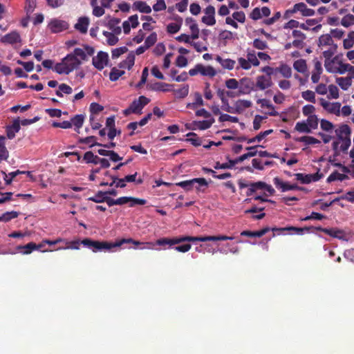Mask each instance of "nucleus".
Masks as SVG:
<instances>
[{
    "label": "nucleus",
    "mask_w": 354,
    "mask_h": 354,
    "mask_svg": "<svg viewBox=\"0 0 354 354\" xmlns=\"http://www.w3.org/2000/svg\"><path fill=\"white\" fill-rule=\"evenodd\" d=\"M95 53L93 47L85 45L83 48H76L73 53L68 54L62 62L57 63L53 71L58 74L68 75L78 68L82 61L86 60L88 56H92Z\"/></svg>",
    "instance_id": "nucleus-1"
},
{
    "label": "nucleus",
    "mask_w": 354,
    "mask_h": 354,
    "mask_svg": "<svg viewBox=\"0 0 354 354\" xmlns=\"http://www.w3.org/2000/svg\"><path fill=\"white\" fill-rule=\"evenodd\" d=\"M133 239H122L115 243H109L106 241H93L91 239H84L82 242L84 247L91 250L93 252L100 251H109L111 249L120 247L124 243H133Z\"/></svg>",
    "instance_id": "nucleus-2"
},
{
    "label": "nucleus",
    "mask_w": 354,
    "mask_h": 354,
    "mask_svg": "<svg viewBox=\"0 0 354 354\" xmlns=\"http://www.w3.org/2000/svg\"><path fill=\"white\" fill-rule=\"evenodd\" d=\"M258 191L261 192V194L254 195L253 197L254 200L261 201L263 202L273 203V201L271 200H268L266 198V197L272 196L274 193V189L271 185L261 181L251 183L248 185L247 195L252 196L253 194L257 192Z\"/></svg>",
    "instance_id": "nucleus-3"
},
{
    "label": "nucleus",
    "mask_w": 354,
    "mask_h": 354,
    "mask_svg": "<svg viewBox=\"0 0 354 354\" xmlns=\"http://www.w3.org/2000/svg\"><path fill=\"white\" fill-rule=\"evenodd\" d=\"M150 100L144 95L140 96L138 99L134 100L130 106L123 110L122 113L125 116L131 113L141 114L143 108L149 103Z\"/></svg>",
    "instance_id": "nucleus-4"
},
{
    "label": "nucleus",
    "mask_w": 354,
    "mask_h": 354,
    "mask_svg": "<svg viewBox=\"0 0 354 354\" xmlns=\"http://www.w3.org/2000/svg\"><path fill=\"white\" fill-rule=\"evenodd\" d=\"M188 74L190 76L201 75L202 76L212 78L217 74V71L212 66H205L202 64H197L194 68L189 69Z\"/></svg>",
    "instance_id": "nucleus-5"
},
{
    "label": "nucleus",
    "mask_w": 354,
    "mask_h": 354,
    "mask_svg": "<svg viewBox=\"0 0 354 354\" xmlns=\"http://www.w3.org/2000/svg\"><path fill=\"white\" fill-rule=\"evenodd\" d=\"M180 243L185 241H226L234 239L233 236H227L225 235L219 236H179Z\"/></svg>",
    "instance_id": "nucleus-6"
},
{
    "label": "nucleus",
    "mask_w": 354,
    "mask_h": 354,
    "mask_svg": "<svg viewBox=\"0 0 354 354\" xmlns=\"http://www.w3.org/2000/svg\"><path fill=\"white\" fill-rule=\"evenodd\" d=\"M204 15L201 21L207 26H212L216 24L215 8L213 6H207L203 10Z\"/></svg>",
    "instance_id": "nucleus-7"
},
{
    "label": "nucleus",
    "mask_w": 354,
    "mask_h": 354,
    "mask_svg": "<svg viewBox=\"0 0 354 354\" xmlns=\"http://www.w3.org/2000/svg\"><path fill=\"white\" fill-rule=\"evenodd\" d=\"M109 55L107 53L100 51L92 59L93 65L97 69L102 70L108 64Z\"/></svg>",
    "instance_id": "nucleus-8"
},
{
    "label": "nucleus",
    "mask_w": 354,
    "mask_h": 354,
    "mask_svg": "<svg viewBox=\"0 0 354 354\" xmlns=\"http://www.w3.org/2000/svg\"><path fill=\"white\" fill-rule=\"evenodd\" d=\"M320 105L323 107V109L330 114H333L336 116L338 115L339 113V108L341 106L340 102H331L324 98H321L319 100Z\"/></svg>",
    "instance_id": "nucleus-9"
},
{
    "label": "nucleus",
    "mask_w": 354,
    "mask_h": 354,
    "mask_svg": "<svg viewBox=\"0 0 354 354\" xmlns=\"http://www.w3.org/2000/svg\"><path fill=\"white\" fill-rule=\"evenodd\" d=\"M48 27L52 32L57 33L68 29V24L66 21L53 19L49 22Z\"/></svg>",
    "instance_id": "nucleus-10"
},
{
    "label": "nucleus",
    "mask_w": 354,
    "mask_h": 354,
    "mask_svg": "<svg viewBox=\"0 0 354 354\" xmlns=\"http://www.w3.org/2000/svg\"><path fill=\"white\" fill-rule=\"evenodd\" d=\"M290 13L299 12L304 17H312L315 15V10L308 8L304 3H298L294 5L293 8L288 10Z\"/></svg>",
    "instance_id": "nucleus-11"
},
{
    "label": "nucleus",
    "mask_w": 354,
    "mask_h": 354,
    "mask_svg": "<svg viewBox=\"0 0 354 354\" xmlns=\"http://www.w3.org/2000/svg\"><path fill=\"white\" fill-rule=\"evenodd\" d=\"M351 145L350 138H344L342 139H337L333 142V148L336 153L344 152L348 150Z\"/></svg>",
    "instance_id": "nucleus-12"
},
{
    "label": "nucleus",
    "mask_w": 354,
    "mask_h": 354,
    "mask_svg": "<svg viewBox=\"0 0 354 354\" xmlns=\"http://www.w3.org/2000/svg\"><path fill=\"white\" fill-rule=\"evenodd\" d=\"M297 180L300 181L304 184H308L312 182H317L319 179H321L323 176L322 174H319L318 172L313 174H297L295 175Z\"/></svg>",
    "instance_id": "nucleus-13"
},
{
    "label": "nucleus",
    "mask_w": 354,
    "mask_h": 354,
    "mask_svg": "<svg viewBox=\"0 0 354 354\" xmlns=\"http://www.w3.org/2000/svg\"><path fill=\"white\" fill-rule=\"evenodd\" d=\"M225 86L230 89H239V93L241 95L248 94L250 92L251 88L250 85H245L244 87H239V82L236 79L231 78L225 81Z\"/></svg>",
    "instance_id": "nucleus-14"
},
{
    "label": "nucleus",
    "mask_w": 354,
    "mask_h": 354,
    "mask_svg": "<svg viewBox=\"0 0 354 354\" xmlns=\"http://www.w3.org/2000/svg\"><path fill=\"white\" fill-rule=\"evenodd\" d=\"M272 85V78L269 76L259 75L257 77L256 88L258 90H266Z\"/></svg>",
    "instance_id": "nucleus-15"
},
{
    "label": "nucleus",
    "mask_w": 354,
    "mask_h": 354,
    "mask_svg": "<svg viewBox=\"0 0 354 354\" xmlns=\"http://www.w3.org/2000/svg\"><path fill=\"white\" fill-rule=\"evenodd\" d=\"M1 41L2 43L13 45L21 43V36L17 31H12L1 37Z\"/></svg>",
    "instance_id": "nucleus-16"
},
{
    "label": "nucleus",
    "mask_w": 354,
    "mask_h": 354,
    "mask_svg": "<svg viewBox=\"0 0 354 354\" xmlns=\"http://www.w3.org/2000/svg\"><path fill=\"white\" fill-rule=\"evenodd\" d=\"M275 187L280 189L281 192H287L289 190H294L298 189L297 185H292L288 182L283 181L281 178L276 177L273 180Z\"/></svg>",
    "instance_id": "nucleus-17"
},
{
    "label": "nucleus",
    "mask_w": 354,
    "mask_h": 354,
    "mask_svg": "<svg viewBox=\"0 0 354 354\" xmlns=\"http://www.w3.org/2000/svg\"><path fill=\"white\" fill-rule=\"evenodd\" d=\"M214 118L206 119L201 121H194L192 124L193 130H206L214 123Z\"/></svg>",
    "instance_id": "nucleus-18"
},
{
    "label": "nucleus",
    "mask_w": 354,
    "mask_h": 354,
    "mask_svg": "<svg viewBox=\"0 0 354 354\" xmlns=\"http://www.w3.org/2000/svg\"><path fill=\"white\" fill-rule=\"evenodd\" d=\"M340 61L341 60L339 59L337 57H335L333 59H325L324 66H325L326 70L328 73L335 74Z\"/></svg>",
    "instance_id": "nucleus-19"
},
{
    "label": "nucleus",
    "mask_w": 354,
    "mask_h": 354,
    "mask_svg": "<svg viewBox=\"0 0 354 354\" xmlns=\"http://www.w3.org/2000/svg\"><path fill=\"white\" fill-rule=\"evenodd\" d=\"M236 113H243L247 109L252 105V102L248 100H238L234 103Z\"/></svg>",
    "instance_id": "nucleus-20"
},
{
    "label": "nucleus",
    "mask_w": 354,
    "mask_h": 354,
    "mask_svg": "<svg viewBox=\"0 0 354 354\" xmlns=\"http://www.w3.org/2000/svg\"><path fill=\"white\" fill-rule=\"evenodd\" d=\"M149 88L154 91L169 92L173 91V85L165 82H155Z\"/></svg>",
    "instance_id": "nucleus-21"
},
{
    "label": "nucleus",
    "mask_w": 354,
    "mask_h": 354,
    "mask_svg": "<svg viewBox=\"0 0 354 354\" xmlns=\"http://www.w3.org/2000/svg\"><path fill=\"white\" fill-rule=\"evenodd\" d=\"M133 10L139 11L141 13L149 14L151 12V8L142 1H136L132 5Z\"/></svg>",
    "instance_id": "nucleus-22"
},
{
    "label": "nucleus",
    "mask_w": 354,
    "mask_h": 354,
    "mask_svg": "<svg viewBox=\"0 0 354 354\" xmlns=\"http://www.w3.org/2000/svg\"><path fill=\"white\" fill-rule=\"evenodd\" d=\"M313 62L314 70L312 73L311 80L313 83H317L320 79V75L322 73V63L317 59H315Z\"/></svg>",
    "instance_id": "nucleus-23"
},
{
    "label": "nucleus",
    "mask_w": 354,
    "mask_h": 354,
    "mask_svg": "<svg viewBox=\"0 0 354 354\" xmlns=\"http://www.w3.org/2000/svg\"><path fill=\"white\" fill-rule=\"evenodd\" d=\"M134 63L135 55L133 52H131L127 55L124 60L119 64L118 67L124 71V69L130 70L134 65Z\"/></svg>",
    "instance_id": "nucleus-24"
},
{
    "label": "nucleus",
    "mask_w": 354,
    "mask_h": 354,
    "mask_svg": "<svg viewBox=\"0 0 354 354\" xmlns=\"http://www.w3.org/2000/svg\"><path fill=\"white\" fill-rule=\"evenodd\" d=\"M89 25V19L87 17H80L75 25V28L80 32L85 34Z\"/></svg>",
    "instance_id": "nucleus-25"
},
{
    "label": "nucleus",
    "mask_w": 354,
    "mask_h": 354,
    "mask_svg": "<svg viewBox=\"0 0 354 354\" xmlns=\"http://www.w3.org/2000/svg\"><path fill=\"white\" fill-rule=\"evenodd\" d=\"M257 104L261 106V108H266L268 109L267 114L275 116L278 115V113L274 110V106L267 99H259Z\"/></svg>",
    "instance_id": "nucleus-26"
},
{
    "label": "nucleus",
    "mask_w": 354,
    "mask_h": 354,
    "mask_svg": "<svg viewBox=\"0 0 354 354\" xmlns=\"http://www.w3.org/2000/svg\"><path fill=\"white\" fill-rule=\"evenodd\" d=\"M180 243V239L179 237H174L172 239L169 238H162L159 239L156 241V244L157 245L162 246L164 247L163 249H166L165 246L168 245L169 247H171L172 245H176Z\"/></svg>",
    "instance_id": "nucleus-27"
},
{
    "label": "nucleus",
    "mask_w": 354,
    "mask_h": 354,
    "mask_svg": "<svg viewBox=\"0 0 354 354\" xmlns=\"http://www.w3.org/2000/svg\"><path fill=\"white\" fill-rule=\"evenodd\" d=\"M217 62H218L221 66L227 70H232L235 68L236 61L231 59H223L221 56H217L216 58Z\"/></svg>",
    "instance_id": "nucleus-28"
},
{
    "label": "nucleus",
    "mask_w": 354,
    "mask_h": 354,
    "mask_svg": "<svg viewBox=\"0 0 354 354\" xmlns=\"http://www.w3.org/2000/svg\"><path fill=\"white\" fill-rule=\"evenodd\" d=\"M335 82L344 91H347L352 85L351 77L348 76L337 77Z\"/></svg>",
    "instance_id": "nucleus-29"
},
{
    "label": "nucleus",
    "mask_w": 354,
    "mask_h": 354,
    "mask_svg": "<svg viewBox=\"0 0 354 354\" xmlns=\"http://www.w3.org/2000/svg\"><path fill=\"white\" fill-rule=\"evenodd\" d=\"M270 230H272V228L266 227H264L262 230H259V231H254V232L248 231V230L243 231L241 233V235L245 236H250V237H261V236H263L264 234H266L267 232H270Z\"/></svg>",
    "instance_id": "nucleus-30"
},
{
    "label": "nucleus",
    "mask_w": 354,
    "mask_h": 354,
    "mask_svg": "<svg viewBox=\"0 0 354 354\" xmlns=\"http://www.w3.org/2000/svg\"><path fill=\"white\" fill-rule=\"evenodd\" d=\"M335 133L338 139H342L344 138H350L351 130L348 125L342 124L335 130Z\"/></svg>",
    "instance_id": "nucleus-31"
},
{
    "label": "nucleus",
    "mask_w": 354,
    "mask_h": 354,
    "mask_svg": "<svg viewBox=\"0 0 354 354\" xmlns=\"http://www.w3.org/2000/svg\"><path fill=\"white\" fill-rule=\"evenodd\" d=\"M275 72L279 73L283 77L289 78L292 75V69L291 68L286 64H282L279 67L274 68Z\"/></svg>",
    "instance_id": "nucleus-32"
},
{
    "label": "nucleus",
    "mask_w": 354,
    "mask_h": 354,
    "mask_svg": "<svg viewBox=\"0 0 354 354\" xmlns=\"http://www.w3.org/2000/svg\"><path fill=\"white\" fill-rule=\"evenodd\" d=\"M5 140L6 137L0 136V162L7 160L9 156V152L5 146Z\"/></svg>",
    "instance_id": "nucleus-33"
},
{
    "label": "nucleus",
    "mask_w": 354,
    "mask_h": 354,
    "mask_svg": "<svg viewBox=\"0 0 354 354\" xmlns=\"http://www.w3.org/2000/svg\"><path fill=\"white\" fill-rule=\"evenodd\" d=\"M17 249L23 254H29L32 251L36 250V243L30 242L25 245H19Z\"/></svg>",
    "instance_id": "nucleus-34"
},
{
    "label": "nucleus",
    "mask_w": 354,
    "mask_h": 354,
    "mask_svg": "<svg viewBox=\"0 0 354 354\" xmlns=\"http://www.w3.org/2000/svg\"><path fill=\"white\" fill-rule=\"evenodd\" d=\"M194 187L199 192H204L208 187V183L204 178H194Z\"/></svg>",
    "instance_id": "nucleus-35"
},
{
    "label": "nucleus",
    "mask_w": 354,
    "mask_h": 354,
    "mask_svg": "<svg viewBox=\"0 0 354 354\" xmlns=\"http://www.w3.org/2000/svg\"><path fill=\"white\" fill-rule=\"evenodd\" d=\"M323 232L326 234H328L334 238H337L339 239H344V234L342 230H338L337 228H329L323 230Z\"/></svg>",
    "instance_id": "nucleus-36"
},
{
    "label": "nucleus",
    "mask_w": 354,
    "mask_h": 354,
    "mask_svg": "<svg viewBox=\"0 0 354 354\" xmlns=\"http://www.w3.org/2000/svg\"><path fill=\"white\" fill-rule=\"evenodd\" d=\"M293 68L299 73H304L307 71V64L305 59H299L294 62Z\"/></svg>",
    "instance_id": "nucleus-37"
},
{
    "label": "nucleus",
    "mask_w": 354,
    "mask_h": 354,
    "mask_svg": "<svg viewBox=\"0 0 354 354\" xmlns=\"http://www.w3.org/2000/svg\"><path fill=\"white\" fill-rule=\"evenodd\" d=\"M120 20L117 18L111 19L108 22V26L110 30H112L113 32L115 34H120L121 33V28L118 26L120 24Z\"/></svg>",
    "instance_id": "nucleus-38"
},
{
    "label": "nucleus",
    "mask_w": 354,
    "mask_h": 354,
    "mask_svg": "<svg viewBox=\"0 0 354 354\" xmlns=\"http://www.w3.org/2000/svg\"><path fill=\"white\" fill-rule=\"evenodd\" d=\"M25 173L24 171L17 170L15 171L10 172L9 174H6L5 171H2V174L3 176V179L6 182V185H10L13 180V179L19 174H21Z\"/></svg>",
    "instance_id": "nucleus-39"
},
{
    "label": "nucleus",
    "mask_w": 354,
    "mask_h": 354,
    "mask_svg": "<svg viewBox=\"0 0 354 354\" xmlns=\"http://www.w3.org/2000/svg\"><path fill=\"white\" fill-rule=\"evenodd\" d=\"M183 19L181 17H178V21L176 23H170L167 26V30L170 34H175L178 32L182 25Z\"/></svg>",
    "instance_id": "nucleus-40"
},
{
    "label": "nucleus",
    "mask_w": 354,
    "mask_h": 354,
    "mask_svg": "<svg viewBox=\"0 0 354 354\" xmlns=\"http://www.w3.org/2000/svg\"><path fill=\"white\" fill-rule=\"evenodd\" d=\"M84 120V115L80 114L76 115L71 119L72 126L75 127V130L78 131L79 129L82 127Z\"/></svg>",
    "instance_id": "nucleus-41"
},
{
    "label": "nucleus",
    "mask_w": 354,
    "mask_h": 354,
    "mask_svg": "<svg viewBox=\"0 0 354 354\" xmlns=\"http://www.w3.org/2000/svg\"><path fill=\"white\" fill-rule=\"evenodd\" d=\"M103 35L106 37V42L109 45L113 46L118 43V38L117 35L118 34H115L113 32H108V31H104Z\"/></svg>",
    "instance_id": "nucleus-42"
},
{
    "label": "nucleus",
    "mask_w": 354,
    "mask_h": 354,
    "mask_svg": "<svg viewBox=\"0 0 354 354\" xmlns=\"http://www.w3.org/2000/svg\"><path fill=\"white\" fill-rule=\"evenodd\" d=\"M72 92L73 89L70 86H68L66 84L62 83L59 85L58 90L56 91V95L58 97H63V93L69 95L71 94Z\"/></svg>",
    "instance_id": "nucleus-43"
},
{
    "label": "nucleus",
    "mask_w": 354,
    "mask_h": 354,
    "mask_svg": "<svg viewBox=\"0 0 354 354\" xmlns=\"http://www.w3.org/2000/svg\"><path fill=\"white\" fill-rule=\"evenodd\" d=\"M19 213L16 211L6 212L0 215V222L7 223L10 220L18 217Z\"/></svg>",
    "instance_id": "nucleus-44"
},
{
    "label": "nucleus",
    "mask_w": 354,
    "mask_h": 354,
    "mask_svg": "<svg viewBox=\"0 0 354 354\" xmlns=\"http://www.w3.org/2000/svg\"><path fill=\"white\" fill-rule=\"evenodd\" d=\"M124 74V70L120 69L119 67H113L109 73V79L111 81L115 82L118 80Z\"/></svg>",
    "instance_id": "nucleus-45"
},
{
    "label": "nucleus",
    "mask_w": 354,
    "mask_h": 354,
    "mask_svg": "<svg viewBox=\"0 0 354 354\" xmlns=\"http://www.w3.org/2000/svg\"><path fill=\"white\" fill-rule=\"evenodd\" d=\"M84 239L82 241L79 240H75L72 241H66V244L67 245L66 247H60L57 248V250H67V249H71V250H79L80 249V243L84 245V244L82 243Z\"/></svg>",
    "instance_id": "nucleus-46"
},
{
    "label": "nucleus",
    "mask_w": 354,
    "mask_h": 354,
    "mask_svg": "<svg viewBox=\"0 0 354 354\" xmlns=\"http://www.w3.org/2000/svg\"><path fill=\"white\" fill-rule=\"evenodd\" d=\"M305 121L311 131L314 129H316L318 127L319 119L316 115H309V117H308L307 120Z\"/></svg>",
    "instance_id": "nucleus-47"
},
{
    "label": "nucleus",
    "mask_w": 354,
    "mask_h": 354,
    "mask_svg": "<svg viewBox=\"0 0 354 354\" xmlns=\"http://www.w3.org/2000/svg\"><path fill=\"white\" fill-rule=\"evenodd\" d=\"M354 45V31L350 32L347 37L343 41V46L345 49H350Z\"/></svg>",
    "instance_id": "nucleus-48"
},
{
    "label": "nucleus",
    "mask_w": 354,
    "mask_h": 354,
    "mask_svg": "<svg viewBox=\"0 0 354 354\" xmlns=\"http://www.w3.org/2000/svg\"><path fill=\"white\" fill-rule=\"evenodd\" d=\"M320 127L323 131H324L328 133H332L333 132L334 125L333 124L332 122H330V121H328L327 120L322 119L320 121Z\"/></svg>",
    "instance_id": "nucleus-49"
},
{
    "label": "nucleus",
    "mask_w": 354,
    "mask_h": 354,
    "mask_svg": "<svg viewBox=\"0 0 354 354\" xmlns=\"http://www.w3.org/2000/svg\"><path fill=\"white\" fill-rule=\"evenodd\" d=\"M295 129L299 133H309L311 132L305 120L297 122Z\"/></svg>",
    "instance_id": "nucleus-50"
},
{
    "label": "nucleus",
    "mask_w": 354,
    "mask_h": 354,
    "mask_svg": "<svg viewBox=\"0 0 354 354\" xmlns=\"http://www.w3.org/2000/svg\"><path fill=\"white\" fill-rule=\"evenodd\" d=\"M346 176L344 174H341L337 171L333 172L327 178L328 183H331L335 180L342 181L346 178Z\"/></svg>",
    "instance_id": "nucleus-51"
},
{
    "label": "nucleus",
    "mask_w": 354,
    "mask_h": 354,
    "mask_svg": "<svg viewBox=\"0 0 354 354\" xmlns=\"http://www.w3.org/2000/svg\"><path fill=\"white\" fill-rule=\"evenodd\" d=\"M328 98L329 99H337L339 96V89L337 86L334 84H330L328 86Z\"/></svg>",
    "instance_id": "nucleus-52"
},
{
    "label": "nucleus",
    "mask_w": 354,
    "mask_h": 354,
    "mask_svg": "<svg viewBox=\"0 0 354 354\" xmlns=\"http://www.w3.org/2000/svg\"><path fill=\"white\" fill-rule=\"evenodd\" d=\"M341 25L345 28L354 25V15L351 14L345 15L341 20Z\"/></svg>",
    "instance_id": "nucleus-53"
},
{
    "label": "nucleus",
    "mask_w": 354,
    "mask_h": 354,
    "mask_svg": "<svg viewBox=\"0 0 354 354\" xmlns=\"http://www.w3.org/2000/svg\"><path fill=\"white\" fill-rule=\"evenodd\" d=\"M333 43V41L330 35H323L319 38V46H330Z\"/></svg>",
    "instance_id": "nucleus-54"
},
{
    "label": "nucleus",
    "mask_w": 354,
    "mask_h": 354,
    "mask_svg": "<svg viewBox=\"0 0 354 354\" xmlns=\"http://www.w3.org/2000/svg\"><path fill=\"white\" fill-rule=\"evenodd\" d=\"M247 58L249 61V63L251 64V66H258L260 64L257 54L255 53L254 51H249L247 53Z\"/></svg>",
    "instance_id": "nucleus-55"
},
{
    "label": "nucleus",
    "mask_w": 354,
    "mask_h": 354,
    "mask_svg": "<svg viewBox=\"0 0 354 354\" xmlns=\"http://www.w3.org/2000/svg\"><path fill=\"white\" fill-rule=\"evenodd\" d=\"M301 97L306 101H308V102H310L312 103H315V102H316L315 93V92H313L312 91L307 90V91H303L301 93Z\"/></svg>",
    "instance_id": "nucleus-56"
},
{
    "label": "nucleus",
    "mask_w": 354,
    "mask_h": 354,
    "mask_svg": "<svg viewBox=\"0 0 354 354\" xmlns=\"http://www.w3.org/2000/svg\"><path fill=\"white\" fill-rule=\"evenodd\" d=\"M174 92L177 97L184 98L189 93V86L187 84L183 85L180 88L174 90Z\"/></svg>",
    "instance_id": "nucleus-57"
},
{
    "label": "nucleus",
    "mask_w": 354,
    "mask_h": 354,
    "mask_svg": "<svg viewBox=\"0 0 354 354\" xmlns=\"http://www.w3.org/2000/svg\"><path fill=\"white\" fill-rule=\"evenodd\" d=\"M187 137H191L187 139V141H189L195 147H198L201 145V139L197 136V135L195 133H188L187 134Z\"/></svg>",
    "instance_id": "nucleus-58"
},
{
    "label": "nucleus",
    "mask_w": 354,
    "mask_h": 354,
    "mask_svg": "<svg viewBox=\"0 0 354 354\" xmlns=\"http://www.w3.org/2000/svg\"><path fill=\"white\" fill-rule=\"evenodd\" d=\"M176 185L180 187L186 191H189L194 187V178L192 180L180 181L177 183Z\"/></svg>",
    "instance_id": "nucleus-59"
},
{
    "label": "nucleus",
    "mask_w": 354,
    "mask_h": 354,
    "mask_svg": "<svg viewBox=\"0 0 354 354\" xmlns=\"http://www.w3.org/2000/svg\"><path fill=\"white\" fill-rule=\"evenodd\" d=\"M297 141L304 142L306 145H315L320 142L317 139L312 136H302L297 139Z\"/></svg>",
    "instance_id": "nucleus-60"
},
{
    "label": "nucleus",
    "mask_w": 354,
    "mask_h": 354,
    "mask_svg": "<svg viewBox=\"0 0 354 354\" xmlns=\"http://www.w3.org/2000/svg\"><path fill=\"white\" fill-rule=\"evenodd\" d=\"M238 64L239 66H236V68L239 69V68L244 69V70H249L252 66L251 64L249 63V61L245 58L243 57H239L238 59Z\"/></svg>",
    "instance_id": "nucleus-61"
},
{
    "label": "nucleus",
    "mask_w": 354,
    "mask_h": 354,
    "mask_svg": "<svg viewBox=\"0 0 354 354\" xmlns=\"http://www.w3.org/2000/svg\"><path fill=\"white\" fill-rule=\"evenodd\" d=\"M128 48L126 46H122L119 48H114L111 51V55L113 59L118 58L121 55L127 53Z\"/></svg>",
    "instance_id": "nucleus-62"
},
{
    "label": "nucleus",
    "mask_w": 354,
    "mask_h": 354,
    "mask_svg": "<svg viewBox=\"0 0 354 354\" xmlns=\"http://www.w3.org/2000/svg\"><path fill=\"white\" fill-rule=\"evenodd\" d=\"M157 41V34L156 32L151 33L145 41V45L149 48L152 46Z\"/></svg>",
    "instance_id": "nucleus-63"
},
{
    "label": "nucleus",
    "mask_w": 354,
    "mask_h": 354,
    "mask_svg": "<svg viewBox=\"0 0 354 354\" xmlns=\"http://www.w3.org/2000/svg\"><path fill=\"white\" fill-rule=\"evenodd\" d=\"M167 5L165 0H156V3L153 6V10L155 12H160L165 10Z\"/></svg>",
    "instance_id": "nucleus-64"
}]
</instances>
